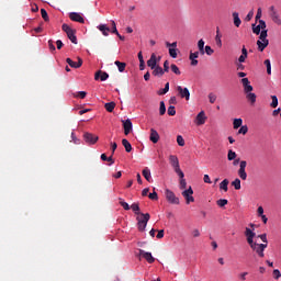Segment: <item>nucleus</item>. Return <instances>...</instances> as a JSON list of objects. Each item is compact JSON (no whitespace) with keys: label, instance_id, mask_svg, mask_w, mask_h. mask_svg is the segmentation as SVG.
I'll list each match as a JSON object with an SVG mask.
<instances>
[{"label":"nucleus","instance_id":"1","mask_svg":"<svg viewBox=\"0 0 281 281\" xmlns=\"http://www.w3.org/2000/svg\"><path fill=\"white\" fill-rule=\"evenodd\" d=\"M244 234L250 249H252V251H255L259 258H265V249H267V244H258L254 241V238H256V234L249 227L245 228Z\"/></svg>","mask_w":281,"mask_h":281},{"label":"nucleus","instance_id":"2","mask_svg":"<svg viewBox=\"0 0 281 281\" xmlns=\"http://www.w3.org/2000/svg\"><path fill=\"white\" fill-rule=\"evenodd\" d=\"M138 232H145L146 225L150 221L149 213H140V216L136 217Z\"/></svg>","mask_w":281,"mask_h":281},{"label":"nucleus","instance_id":"3","mask_svg":"<svg viewBox=\"0 0 281 281\" xmlns=\"http://www.w3.org/2000/svg\"><path fill=\"white\" fill-rule=\"evenodd\" d=\"M61 30L67 34L69 41H71L74 45H78V37H76V30L71 29L69 24H63Z\"/></svg>","mask_w":281,"mask_h":281},{"label":"nucleus","instance_id":"4","mask_svg":"<svg viewBox=\"0 0 281 281\" xmlns=\"http://www.w3.org/2000/svg\"><path fill=\"white\" fill-rule=\"evenodd\" d=\"M165 196H166L168 203H170L171 205H179V203H180L179 198L171 190L166 189Z\"/></svg>","mask_w":281,"mask_h":281},{"label":"nucleus","instance_id":"5","mask_svg":"<svg viewBox=\"0 0 281 281\" xmlns=\"http://www.w3.org/2000/svg\"><path fill=\"white\" fill-rule=\"evenodd\" d=\"M246 168H247V162L245 160H241L239 162V169L237 171V175H238L239 179H241V181H247Z\"/></svg>","mask_w":281,"mask_h":281},{"label":"nucleus","instance_id":"6","mask_svg":"<svg viewBox=\"0 0 281 281\" xmlns=\"http://www.w3.org/2000/svg\"><path fill=\"white\" fill-rule=\"evenodd\" d=\"M192 194H194L192 187H189V189L182 192V196L186 199L188 205H190V203H194V196H192Z\"/></svg>","mask_w":281,"mask_h":281},{"label":"nucleus","instance_id":"7","mask_svg":"<svg viewBox=\"0 0 281 281\" xmlns=\"http://www.w3.org/2000/svg\"><path fill=\"white\" fill-rule=\"evenodd\" d=\"M142 258H145V260L149 263L153 265L155 262V257H153V254L146 252L144 249H138V255Z\"/></svg>","mask_w":281,"mask_h":281},{"label":"nucleus","instance_id":"8","mask_svg":"<svg viewBox=\"0 0 281 281\" xmlns=\"http://www.w3.org/2000/svg\"><path fill=\"white\" fill-rule=\"evenodd\" d=\"M178 95L184 100H190V90L188 88H183L181 86H178L177 88Z\"/></svg>","mask_w":281,"mask_h":281},{"label":"nucleus","instance_id":"9","mask_svg":"<svg viewBox=\"0 0 281 281\" xmlns=\"http://www.w3.org/2000/svg\"><path fill=\"white\" fill-rule=\"evenodd\" d=\"M83 139L87 144H95L99 139L98 135L92 134V133H85L83 134Z\"/></svg>","mask_w":281,"mask_h":281},{"label":"nucleus","instance_id":"10","mask_svg":"<svg viewBox=\"0 0 281 281\" xmlns=\"http://www.w3.org/2000/svg\"><path fill=\"white\" fill-rule=\"evenodd\" d=\"M257 47L259 52H265V49H267V47H269V40L268 38H259L257 41Z\"/></svg>","mask_w":281,"mask_h":281},{"label":"nucleus","instance_id":"11","mask_svg":"<svg viewBox=\"0 0 281 281\" xmlns=\"http://www.w3.org/2000/svg\"><path fill=\"white\" fill-rule=\"evenodd\" d=\"M241 85L244 87V93H251L254 91V86H250L249 79L248 78H243L241 79Z\"/></svg>","mask_w":281,"mask_h":281},{"label":"nucleus","instance_id":"12","mask_svg":"<svg viewBox=\"0 0 281 281\" xmlns=\"http://www.w3.org/2000/svg\"><path fill=\"white\" fill-rule=\"evenodd\" d=\"M70 21H75V23H85V18L78 12L69 13Z\"/></svg>","mask_w":281,"mask_h":281},{"label":"nucleus","instance_id":"13","mask_svg":"<svg viewBox=\"0 0 281 281\" xmlns=\"http://www.w3.org/2000/svg\"><path fill=\"white\" fill-rule=\"evenodd\" d=\"M66 63L69 65V67H72V69H80L82 67V58L78 57V63L71 60V58H67Z\"/></svg>","mask_w":281,"mask_h":281},{"label":"nucleus","instance_id":"14","mask_svg":"<svg viewBox=\"0 0 281 281\" xmlns=\"http://www.w3.org/2000/svg\"><path fill=\"white\" fill-rule=\"evenodd\" d=\"M94 80H101V82H104V80H109V74L106 71L98 70L94 75Z\"/></svg>","mask_w":281,"mask_h":281},{"label":"nucleus","instance_id":"15","mask_svg":"<svg viewBox=\"0 0 281 281\" xmlns=\"http://www.w3.org/2000/svg\"><path fill=\"white\" fill-rule=\"evenodd\" d=\"M205 120H207V116H205V112L201 111L195 119V124L198 126H203V124H205Z\"/></svg>","mask_w":281,"mask_h":281},{"label":"nucleus","instance_id":"16","mask_svg":"<svg viewBox=\"0 0 281 281\" xmlns=\"http://www.w3.org/2000/svg\"><path fill=\"white\" fill-rule=\"evenodd\" d=\"M123 128H124V134L130 135V133L133 131V122H131L130 119L123 121Z\"/></svg>","mask_w":281,"mask_h":281},{"label":"nucleus","instance_id":"17","mask_svg":"<svg viewBox=\"0 0 281 281\" xmlns=\"http://www.w3.org/2000/svg\"><path fill=\"white\" fill-rule=\"evenodd\" d=\"M169 162H170V166L173 168V170L181 168L179 165V157H177L176 155L169 156Z\"/></svg>","mask_w":281,"mask_h":281},{"label":"nucleus","instance_id":"18","mask_svg":"<svg viewBox=\"0 0 281 281\" xmlns=\"http://www.w3.org/2000/svg\"><path fill=\"white\" fill-rule=\"evenodd\" d=\"M147 66L150 67V69H155L157 67V55H155V53H153L150 58L147 60Z\"/></svg>","mask_w":281,"mask_h":281},{"label":"nucleus","instance_id":"19","mask_svg":"<svg viewBox=\"0 0 281 281\" xmlns=\"http://www.w3.org/2000/svg\"><path fill=\"white\" fill-rule=\"evenodd\" d=\"M149 139H150V142H153V144H157V142H159V133L156 132L155 128L150 130Z\"/></svg>","mask_w":281,"mask_h":281},{"label":"nucleus","instance_id":"20","mask_svg":"<svg viewBox=\"0 0 281 281\" xmlns=\"http://www.w3.org/2000/svg\"><path fill=\"white\" fill-rule=\"evenodd\" d=\"M166 72L164 71V68H161V66H157L155 68H153V76L157 77V78H161V76H164Z\"/></svg>","mask_w":281,"mask_h":281},{"label":"nucleus","instance_id":"21","mask_svg":"<svg viewBox=\"0 0 281 281\" xmlns=\"http://www.w3.org/2000/svg\"><path fill=\"white\" fill-rule=\"evenodd\" d=\"M143 177L148 181V183L153 182V176L150 175V169H148V167L143 169Z\"/></svg>","mask_w":281,"mask_h":281},{"label":"nucleus","instance_id":"22","mask_svg":"<svg viewBox=\"0 0 281 281\" xmlns=\"http://www.w3.org/2000/svg\"><path fill=\"white\" fill-rule=\"evenodd\" d=\"M98 30L102 32L103 36H109V32H111V29L106 24H100Z\"/></svg>","mask_w":281,"mask_h":281},{"label":"nucleus","instance_id":"23","mask_svg":"<svg viewBox=\"0 0 281 281\" xmlns=\"http://www.w3.org/2000/svg\"><path fill=\"white\" fill-rule=\"evenodd\" d=\"M233 21L235 27H240V23H243V21L240 20L238 12H233Z\"/></svg>","mask_w":281,"mask_h":281},{"label":"nucleus","instance_id":"24","mask_svg":"<svg viewBox=\"0 0 281 281\" xmlns=\"http://www.w3.org/2000/svg\"><path fill=\"white\" fill-rule=\"evenodd\" d=\"M198 49H199L201 56H205V41L199 40Z\"/></svg>","mask_w":281,"mask_h":281},{"label":"nucleus","instance_id":"25","mask_svg":"<svg viewBox=\"0 0 281 281\" xmlns=\"http://www.w3.org/2000/svg\"><path fill=\"white\" fill-rule=\"evenodd\" d=\"M271 20L276 25H281L280 14L278 12L270 13Z\"/></svg>","mask_w":281,"mask_h":281},{"label":"nucleus","instance_id":"26","mask_svg":"<svg viewBox=\"0 0 281 281\" xmlns=\"http://www.w3.org/2000/svg\"><path fill=\"white\" fill-rule=\"evenodd\" d=\"M247 56H248L247 48L243 46L241 55L238 58V63H245V60H247Z\"/></svg>","mask_w":281,"mask_h":281},{"label":"nucleus","instance_id":"27","mask_svg":"<svg viewBox=\"0 0 281 281\" xmlns=\"http://www.w3.org/2000/svg\"><path fill=\"white\" fill-rule=\"evenodd\" d=\"M256 93L254 92H248L246 93V100H248V102H250V104H256Z\"/></svg>","mask_w":281,"mask_h":281},{"label":"nucleus","instance_id":"28","mask_svg":"<svg viewBox=\"0 0 281 281\" xmlns=\"http://www.w3.org/2000/svg\"><path fill=\"white\" fill-rule=\"evenodd\" d=\"M122 144H123V146H124V148H125V150H126L127 153H131V151L133 150V146L131 145V143L128 142V139L123 138V139H122Z\"/></svg>","mask_w":281,"mask_h":281},{"label":"nucleus","instance_id":"29","mask_svg":"<svg viewBox=\"0 0 281 281\" xmlns=\"http://www.w3.org/2000/svg\"><path fill=\"white\" fill-rule=\"evenodd\" d=\"M104 109L108 113H113V111H115V102L105 103Z\"/></svg>","mask_w":281,"mask_h":281},{"label":"nucleus","instance_id":"30","mask_svg":"<svg viewBox=\"0 0 281 281\" xmlns=\"http://www.w3.org/2000/svg\"><path fill=\"white\" fill-rule=\"evenodd\" d=\"M114 65H116L119 71H120L121 74L124 72V70L126 69V63H122V61H120V60H116V61L114 63Z\"/></svg>","mask_w":281,"mask_h":281},{"label":"nucleus","instance_id":"31","mask_svg":"<svg viewBox=\"0 0 281 281\" xmlns=\"http://www.w3.org/2000/svg\"><path fill=\"white\" fill-rule=\"evenodd\" d=\"M229 186V180L224 179L221 183H220V190H224V192H227Z\"/></svg>","mask_w":281,"mask_h":281},{"label":"nucleus","instance_id":"32","mask_svg":"<svg viewBox=\"0 0 281 281\" xmlns=\"http://www.w3.org/2000/svg\"><path fill=\"white\" fill-rule=\"evenodd\" d=\"M215 43L217 47H223V41H221V31L218 30V27L216 31Z\"/></svg>","mask_w":281,"mask_h":281},{"label":"nucleus","instance_id":"33","mask_svg":"<svg viewBox=\"0 0 281 281\" xmlns=\"http://www.w3.org/2000/svg\"><path fill=\"white\" fill-rule=\"evenodd\" d=\"M170 91V82L165 85V88L158 91V95H166Z\"/></svg>","mask_w":281,"mask_h":281},{"label":"nucleus","instance_id":"34","mask_svg":"<svg viewBox=\"0 0 281 281\" xmlns=\"http://www.w3.org/2000/svg\"><path fill=\"white\" fill-rule=\"evenodd\" d=\"M240 126H243V119H235L233 122V128L237 130L240 128Z\"/></svg>","mask_w":281,"mask_h":281},{"label":"nucleus","instance_id":"35","mask_svg":"<svg viewBox=\"0 0 281 281\" xmlns=\"http://www.w3.org/2000/svg\"><path fill=\"white\" fill-rule=\"evenodd\" d=\"M131 210L134 212V214H137V215H142V213H139V204L138 203H133L131 205Z\"/></svg>","mask_w":281,"mask_h":281},{"label":"nucleus","instance_id":"36","mask_svg":"<svg viewBox=\"0 0 281 281\" xmlns=\"http://www.w3.org/2000/svg\"><path fill=\"white\" fill-rule=\"evenodd\" d=\"M236 157H237L236 151L229 149L228 154H227L228 161H234V159H236Z\"/></svg>","mask_w":281,"mask_h":281},{"label":"nucleus","instance_id":"37","mask_svg":"<svg viewBox=\"0 0 281 281\" xmlns=\"http://www.w3.org/2000/svg\"><path fill=\"white\" fill-rule=\"evenodd\" d=\"M170 69L172 72L176 74V76H181V70L179 69V67L176 64H171Z\"/></svg>","mask_w":281,"mask_h":281},{"label":"nucleus","instance_id":"38","mask_svg":"<svg viewBox=\"0 0 281 281\" xmlns=\"http://www.w3.org/2000/svg\"><path fill=\"white\" fill-rule=\"evenodd\" d=\"M263 64H265V66H266V68H267V74H268V76H271V60H270V59H266V60L263 61Z\"/></svg>","mask_w":281,"mask_h":281},{"label":"nucleus","instance_id":"39","mask_svg":"<svg viewBox=\"0 0 281 281\" xmlns=\"http://www.w3.org/2000/svg\"><path fill=\"white\" fill-rule=\"evenodd\" d=\"M271 100H272V102H271L270 106L272 109H278V97L277 95H271Z\"/></svg>","mask_w":281,"mask_h":281},{"label":"nucleus","instance_id":"40","mask_svg":"<svg viewBox=\"0 0 281 281\" xmlns=\"http://www.w3.org/2000/svg\"><path fill=\"white\" fill-rule=\"evenodd\" d=\"M248 131H249V127H247V125H243V126H240V128L238 130V134H239V135H247Z\"/></svg>","mask_w":281,"mask_h":281},{"label":"nucleus","instance_id":"41","mask_svg":"<svg viewBox=\"0 0 281 281\" xmlns=\"http://www.w3.org/2000/svg\"><path fill=\"white\" fill-rule=\"evenodd\" d=\"M41 15H42V19H43L45 22L49 21V15L47 14V10L41 9Z\"/></svg>","mask_w":281,"mask_h":281},{"label":"nucleus","instance_id":"42","mask_svg":"<svg viewBox=\"0 0 281 281\" xmlns=\"http://www.w3.org/2000/svg\"><path fill=\"white\" fill-rule=\"evenodd\" d=\"M251 27H252V32H254L257 36L260 35V32H261L262 29H260V25H259V24H258V25L252 24Z\"/></svg>","mask_w":281,"mask_h":281},{"label":"nucleus","instance_id":"43","mask_svg":"<svg viewBox=\"0 0 281 281\" xmlns=\"http://www.w3.org/2000/svg\"><path fill=\"white\" fill-rule=\"evenodd\" d=\"M232 186L235 188V190H240V179L236 178L233 182Z\"/></svg>","mask_w":281,"mask_h":281},{"label":"nucleus","instance_id":"44","mask_svg":"<svg viewBox=\"0 0 281 281\" xmlns=\"http://www.w3.org/2000/svg\"><path fill=\"white\" fill-rule=\"evenodd\" d=\"M159 113L160 115H166V103L164 101H160Z\"/></svg>","mask_w":281,"mask_h":281},{"label":"nucleus","instance_id":"45","mask_svg":"<svg viewBox=\"0 0 281 281\" xmlns=\"http://www.w3.org/2000/svg\"><path fill=\"white\" fill-rule=\"evenodd\" d=\"M177 144L178 146H186V139H183V136L181 135L177 136Z\"/></svg>","mask_w":281,"mask_h":281},{"label":"nucleus","instance_id":"46","mask_svg":"<svg viewBox=\"0 0 281 281\" xmlns=\"http://www.w3.org/2000/svg\"><path fill=\"white\" fill-rule=\"evenodd\" d=\"M228 201L225 199H220L217 200L216 204L218 205V207H225V205H227Z\"/></svg>","mask_w":281,"mask_h":281},{"label":"nucleus","instance_id":"47","mask_svg":"<svg viewBox=\"0 0 281 281\" xmlns=\"http://www.w3.org/2000/svg\"><path fill=\"white\" fill-rule=\"evenodd\" d=\"M167 113H168V115L173 116V115H177V110L175 109L173 105H170V106L168 108V110H167Z\"/></svg>","mask_w":281,"mask_h":281},{"label":"nucleus","instance_id":"48","mask_svg":"<svg viewBox=\"0 0 281 281\" xmlns=\"http://www.w3.org/2000/svg\"><path fill=\"white\" fill-rule=\"evenodd\" d=\"M112 23V34H116V36H120V32H117V25L115 24V21H111Z\"/></svg>","mask_w":281,"mask_h":281},{"label":"nucleus","instance_id":"49","mask_svg":"<svg viewBox=\"0 0 281 281\" xmlns=\"http://www.w3.org/2000/svg\"><path fill=\"white\" fill-rule=\"evenodd\" d=\"M204 54H206L207 56H212V54H214L212 46H205Z\"/></svg>","mask_w":281,"mask_h":281},{"label":"nucleus","instance_id":"50","mask_svg":"<svg viewBox=\"0 0 281 281\" xmlns=\"http://www.w3.org/2000/svg\"><path fill=\"white\" fill-rule=\"evenodd\" d=\"M120 205L121 207H123L124 210L128 211L131 210V205H128L126 202H124V200L120 199Z\"/></svg>","mask_w":281,"mask_h":281},{"label":"nucleus","instance_id":"51","mask_svg":"<svg viewBox=\"0 0 281 281\" xmlns=\"http://www.w3.org/2000/svg\"><path fill=\"white\" fill-rule=\"evenodd\" d=\"M175 172H177V175L180 178V180L184 179L186 175L181 170V167H178V169H175Z\"/></svg>","mask_w":281,"mask_h":281},{"label":"nucleus","instance_id":"52","mask_svg":"<svg viewBox=\"0 0 281 281\" xmlns=\"http://www.w3.org/2000/svg\"><path fill=\"white\" fill-rule=\"evenodd\" d=\"M162 71H164L165 74H168V71H170V61L165 60Z\"/></svg>","mask_w":281,"mask_h":281},{"label":"nucleus","instance_id":"53","mask_svg":"<svg viewBox=\"0 0 281 281\" xmlns=\"http://www.w3.org/2000/svg\"><path fill=\"white\" fill-rule=\"evenodd\" d=\"M258 238L262 240L263 245H269V240L267 239V234L258 235Z\"/></svg>","mask_w":281,"mask_h":281},{"label":"nucleus","instance_id":"54","mask_svg":"<svg viewBox=\"0 0 281 281\" xmlns=\"http://www.w3.org/2000/svg\"><path fill=\"white\" fill-rule=\"evenodd\" d=\"M199 54H201L200 52H194V53H190V55H189V60H193V59H195L196 60V58H199Z\"/></svg>","mask_w":281,"mask_h":281},{"label":"nucleus","instance_id":"55","mask_svg":"<svg viewBox=\"0 0 281 281\" xmlns=\"http://www.w3.org/2000/svg\"><path fill=\"white\" fill-rule=\"evenodd\" d=\"M272 276H273L274 280H280V278H281L280 270L274 269L272 272Z\"/></svg>","mask_w":281,"mask_h":281},{"label":"nucleus","instance_id":"56","mask_svg":"<svg viewBox=\"0 0 281 281\" xmlns=\"http://www.w3.org/2000/svg\"><path fill=\"white\" fill-rule=\"evenodd\" d=\"M148 198L151 201H158L159 200V195H157V193L155 191L153 193H149Z\"/></svg>","mask_w":281,"mask_h":281},{"label":"nucleus","instance_id":"57","mask_svg":"<svg viewBox=\"0 0 281 281\" xmlns=\"http://www.w3.org/2000/svg\"><path fill=\"white\" fill-rule=\"evenodd\" d=\"M188 188V182L186 181V178L180 180V190H186Z\"/></svg>","mask_w":281,"mask_h":281},{"label":"nucleus","instance_id":"58","mask_svg":"<svg viewBox=\"0 0 281 281\" xmlns=\"http://www.w3.org/2000/svg\"><path fill=\"white\" fill-rule=\"evenodd\" d=\"M259 27L261 31L267 30V22L265 20H259Z\"/></svg>","mask_w":281,"mask_h":281},{"label":"nucleus","instance_id":"59","mask_svg":"<svg viewBox=\"0 0 281 281\" xmlns=\"http://www.w3.org/2000/svg\"><path fill=\"white\" fill-rule=\"evenodd\" d=\"M209 100L211 102V104H214V102H216V94L214 93H209Z\"/></svg>","mask_w":281,"mask_h":281},{"label":"nucleus","instance_id":"60","mask_svg":"<svg viewBox=\"0 0 281 281\" xmlns=\"http://www.w3.org/2000/svg\"><path fill=\"white\" fill-rule=\"evenodd\" d=\"M256 21H260V19H262V9L261 8H259L258 10H257V14H256Z\"/></svg>","mask_w":281,"mask_h":281},{"label":"nucleus","instance_id":"61","mask_svg":"<svg viewBox=\"0 0 281 281\" xmlns=\"http://www.w3.org/2000/svg\"><path fill=\"white\" fill-rule=\"evenodd\" d=\"M169 55L171 58H177V48H169Z\"/></svg>","mask_w":281,"mask_h":281},{"label":"nucleus","instance_id":"62","mask_svg":"<svg viewBox=\"0 0 281 281\" xmlns=\"http://www.w3.org/2000/svg\"><path fill=\"white\" fill-rule=\"evenodd\" d=\"M259 34H260L259 38H262V40H265V38H267V36H269L267 30L261 31Z\"/></svg>","mask_w":281,"mask_h":281},{"label":"nucleus","instance_id":"63","mask_svg":"<svg viewBox=\"0 0 281 281\" xmlns=\"http://www.w3.org/2000/svg\"><path fill=\"white\" fill-rule=\"evenodd\" d=\"M251 19H254V10L248 12V14L245 18V21H251Z\"/></svg>","mask_w":281,"mask_h":281},{"label":"nucleus","instance_id":"64","mask_svg":"<svg viewBox=\"0 0 281 281\" xmlns=\"http://www.w3.org/2000/svg\"><path fill=\"white\" fill-rule=\"evenodd\" d=\"M48 47H49L50 52H56V46H54V41H52V40L48 41Z\"/></svg>","mask_w":281,"mask_h":281}]
</instances>
